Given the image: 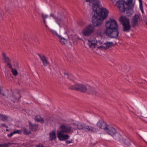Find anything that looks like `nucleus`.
Here are the masks:
<instances>
[{
  "mask_svg": "<svg viewBox=\"0 0 147 147\" xmlns=\"http://www.w3.org/2000/svg\"><path fill=\"white\" fill-rule=\"evenodd\" d=\"M98 7V3H93V10L96 13V15H94L92 18V24L95 26H98L101 25L102 23L103 20L107 17L109 13L108 10L103 7L100 8L98 12L97 9Z\"/></svg>",
  "mask_w": 147,
  "mask_h": 147,
  "instance_id": "f257e3e1",
  "label": "nucleus"
},
{
  "mask_svg": "<svg viewBox=\"0 0 147 147\" xmlns=\"http://www.w3.org/2000/svg\"><path fill=\"white\" fill-rule=\"evenodd\" d=\"M104 33L111 38H117L119 34L118 27L116 21L110 19L106 22Z\"/></svg>",
  "mask_w": 147,
  "mask_h": 147,
  "instance_id": "f03ea898",
  "label": "nucleus"
},
{
  "mask_svg": "<svg viewBox=\"0 0 147 147\" xmlns=\"http://www.w3.org/2000/svg\"><path fill=\"white\" fill-rule=\"evenodd\" d=\"M50 16L55 19V21L60 27H61L65 21V17L61 13H58L56 15L51 13Z\"/></svg>",
  "mask_w": 147,
  "mask_h": 147,
  "instance_id": "7ed1b4c3",
  "label": "nucleus"
},
{
  "mask_svg": "<svg viewBox=\"0 0 147 147\" xmlns=\"http://www.w3.org/2000/svg\"><path fill=\"white\" fill-rule=\"evenodd\" d=\"M133 0H123V1L127 5V8L125 10V14L127 16H130L133 13L132 8L134 7V3Z\"/></svg>",
  "mask_w": 147,
  "mask_h": 147,
  "instance_id": "20e7f679",
  "label": "nucleus"
},
{
  "mask_svg": "<svg viewBox=\"0 0 147 147\" xmlns=\"http://www.w3.org/2000/svg\"><path fill=\"white\" fill-rule=\"evenodd\" d=\"M87 84H77L70 86L69 88L72 90H74L82 93H86Z\"/></svg>",
  "mask_w": 147,
  "mask_h": 147,
  "instance_id": "39448f33",
  "label": "nucleus"
},
{
  "mask_svg": "<svg viewBox=\"0 0 147 147\" xmlns=\"http://www.w3.org/2000/svg\"><path fill=\"white\" fill-rule=\"evenodd\" d=\"M120 21L121 24L123 26V31L128 32L130 28L129 19L123 16L120 18Z\"/></svg>",
  "mask_w": 147,
  "mask_h": 147,
  "instance_id": "423d86ee",
  "label": "nucleus"
},
{
  "mask_svg": "<svg viewBox=\"0 0 147 147\" xmlns=\"http://www.w3.org/2000/svg\"><path fill=\"white\" fill-rule=\"evenodd\" d=\"M95 31V28L91 25H89L82 30V34L85 36H89Z\"/></svg>",
  "mask_w": 147,
  "mask_h": 147,
  "instance_id": "0eeeda50",
  "label": "nucleus"
},
{
  "mask_svg": "<svg viewBox=\"0 0 147 147\" xmlns=\"http://www.w3.org/2000/svg\"><path fill=\"white\" fill-rule=\"evenodd\" d=\"M59 131L63 133H72L73 132V128L68 125L63 124L60 126Z\"/></svg>",
  "mask_w": 147,
  "mask_h": 147,
  "instance_id": "6e6552de",
  "label": "nucleus"
},
{
  "mask_svg": "<svg viewBox=\"0 0 147 147\" xmlns=\"http://www.w3.org/2000/svg\"><path fill=\"white\" fill-rule=\"evenodd\" d=\"M116 5L118 7L120 11L121 12H124L125 11L127 7V5L123 1H117L116 3Z\"/></svg>",
  "mask_w": 147,
  "mask_h": 147,
  "instance_id": "1a4fd4ad",
  "label": "nucleus"
},
{
  "mask_svg": "<svg viewBox=\"0 0 147 147\" xmlns=\"http://www.w3.org/2000/svg\"><path fill=\"white\" fill-rule=\"evenodd\" d=\"M21 97L20 94L19 92H17L15 93H13L12 95L8 97V98L10 100L13 101V103L18 101Z\"/></svg>",
  "mask_w": 147,
  "mask_h": 147,
  "instance_id": "9d476101",
  "label": "nucleus"
},
{
  "mask_svg": "<svg viewBox=\"0 0 147 147\" xmlns=\"http://www.w3.org/2000/svg\"><path fill=\"white\" fill-rule=\"evenodd\" d=\"M140 20V15L135 14L132 18L131 23L133 27L136 26L138 25Z\"/></svg>",
  "mask_w": 147,
  "mask_h": 147,
  "instance_id": "9b49d317",
  "label": "nucleus"
},
{
  "mask_svg": "<svg viewBox=\"0 0 147 147\" xmlns=\"http://www.w3.org/2000/svg\"><path fill=\"white\" fill-rule=\"evenodd\" d=\"M105 131L108 134L113 136L116 132V129L112 126L108 125Z\"/></svg>",
  "mask_w": 147,
  "mask_h": 147,
  "instance_id": "f8f14e48",
  "label": "nucleus"
},
{
  "mask_svg": "<svg viewBox=\"0 0 147 147\" xmlns=\"http://www.w3.org/2000/svg\"><path fill=\"white\" fill-rule=\"evenodd\" d=\"M60 131H57V137L59 139L61 140H65L67 139L69 137L67 134H64Z\"/></svg>",
  "mask_w": 147,
  "mask_h": 147,
  "instance_id": "ddd939ff",
  "label": "nucleus"
},
{
  "mask_svg": "<svg viewBox=\"0 0 147 147\" xmlns=\"http://www.w3.org/2000/svg\"><path fill=\"white\" fill-rule=\"evenodd\" d=\"M89 94H94L96 95L97 92L95 90V88L88 84H87L86 89V92Z\"/></svg>",
  "mask_w": 147,
  "mask_h": 147,
  "instance_id": "4468645a",
  "label": "nucleus"
},
{
  "mask_svg": "<svg viewBox=\"0 0 147 147\" xmlns=\"http://www.w3.org/2000/svg\"><path fill=\"white\" fill-rule=\"evenodd\" d=\"M97 42V41L95 38L90 39L88 40V44L91 49H93L96 46Z\"/></svg>",
  "mask_w": 147,
  "mask_h": 147,
  "instance_id": "2eb2a0df",
  "label": "nucleus"
},
{
  "mask_svg": "<svg viewBox=\"0 0 147 147\" xmlns=\"http://www.w3.org/2000/svg\"><path fill=\"white\" fill-rule=\"evenodd\" d=\"M97 126L100 128L103 129L105 131L108 126L107 124L103 120L99 121L96 124Z\"/></svg>",
  "mask_w": 147,
  "mask_h": 147,
  "instance_id": "dca6fc26",
  "label": "nucleus"
},
{
  "mask_svg": "<svg viewBox=\"0 0 147 147\" xmlns=\"http://www.w3.org/2000/svg\"><path fill=\"white\" fill-rule=\"evenodd\" d=\"M40 60L42 61L43 65L45 66H46L49 63L46 57L43 55H40V54H38Z\"/></svg>",
  "mask_w": 147,
  "mask_h": 147,
  "instance_id": "f3484780",
  "label": "nucleus"
},
{
  "mask_svg": "<svg viewBox=\"0 0 147 147\" xmlns=\"http://www.w3.org/2000/svg\"><path fill=\"white\" fill-rule=\"evenodd\" d=\"M84 130L91 133H94L96 132V129L94 127L86 125Z\"/></svg>",
  "mask_w": 147,
  "mask_h": 147,
  "instance_id": "a211bd4d",
  "label": "nucleus"
},
{
  "mask_svg": "<svg viewBox=\"0 0 147 147\" xmlns=\"http://www.w3.org/2000/svg\"><path fill=\"white\" fill-rule=\"evenodd\" d=\"M113 138L117 140L122 141L123 138L122 136L119 133L116 132L113 136Z\"/></svg>",
  "mask_w": 147,
  "mask_h": 147,
  "instance_id": "6ab92c4d",
  "label": "nucleus"
},
{
  "mask_svg": "<svg viewBox=\"0 0 147 147\" xmlns=\"http://www.w3.org/2000/svg\"><path fill=\"white\" fill-rule=\"evenodd\" d=\"M29 127L30 129L32 131H36L38 127V125L36 124H32L30 122H29Z\"/></svg>",
  "mask_w": 147,
  "mask_h": 147,
  "instance_id": "aec40b11",
  "label": "nucleus"
},
{
  "mask_svg": "<svg viewBox=\"0 0 147 147\" xmlns=\"http://www.w3.org/2000/svg\"><path fill=\"white\" fill-rule=\"evenodd\" d=\"M49 139L51 141L55 140L57 138L55 131H52L50 132L49 133Z\"/></svg>",
  "mask_w": 147,
  "mask_h": 147,
  "instance_id": "412c9836",
  "label": "nucleus"
},
{
  "mask_svg": "<svg viewBox=\"0 0 147 147\" xmlns=\"http://www.w3.org/2000/svg\"><path fill=\"white\" fill-rule=\"evenodd\" d=\"M2 55L3 57V60L4 62L7 64L11 62V60L9 58L6 56L4 53H3Z\"/></svg>",
  "mask_w": 147,
  "mask_h": 147,
  "instance_id": "4be33fe9",
  "label": "nucleus"
},
{
  "mask_svg": "<svg viewBox=\"0 0 147 147\" xmlns=\"http://www.w3.org/2000/svg\"><path fill=\"white\" fill-rule=\"evenodd\" d=\"M75 125L77 127L75 129H82L84 130V128L85 127L86 125L84 124H76Z\"/></svg>",
  "mask_w": 147,
  "mask_h": 147,
  "instance_id": "5701e85b",
  "label": "nucleus"
},
{
  "mask_svg": "<svg viewBox=\"0 0 147 147\" xmlns=\"http://www.w3.org/2000/svg\"><path fill=\"white\" fill-rule=\"evenodd\" d=\"M34 119L35 121L40 122L41 123H43L44 122L42 118L41 117L39 116H35Z\"/></svg>",
  "mask_w": 147,
  "mask_h": 147,
  "instance_id": "b1692460",
  "label": "nucleus"
},
{
  "mask_svg": "<svg viewBox=\"0 0 147 147\" xmlns=\"http://www.w3.org/2000/svg\"><path fill=\"white\" fill-rule=\"evenodd\" d=\"M58 38L59 39L60 42L62 45H65L67 43V40L64 38L60 36V37Z\"/></svg>",
  "mask_w": 147,
  "mask_h": 147,
  "instance_id": "393cba45",
  "label": "nucleus"
},
{
  "mask_svg": "<svg viewBox=\"0 0 147 147\" xmlns=\"http://www.w3.org/2000/svg\"><path fill=\"white\" fill-rule=\"evenodd\" d=\"M41 16L45 26L47 28H49L48 26L46 24V22L45 20V19L48 17V16L47 15H44L42 13L41 14Z\"/></svg>",
  "mask_w": 147,
  "mask_h": 147,
  "instance_id": "a878e982",
  "label": "nucleus"
},
{
  "mask_svg": "<svg viewBox=\"0 0 147 147\" xmlns=\"http://www.w3.org/2000/svg\"><path fill=\"white\" fill-rule=\"evenodd\" d=\"M104 45L106 46L105 47L106 49H109L110 47H113L114 45L113 42H106L104 43Z\"/></svg>",
  "mask_w": 147,
  "mask_h": 147,
  "instance_id": "bb28decb",
  "label": "nucleus"
},
{
  "mask_svg": "<svg viewBox=\"0 0 147 147\" xmlns=\"http://www.w3.org/2000/svg\"><path fill=\"white\" fill-rule=\"evenodd\" d=\"M124 144L129 146L130 144L131 140L128 138H126L123 139L122 141Z\"/></svg>",
  "mask_w": 147,
  "mask_h": 147,
  "instance_id": "cd10ccee",
  "label": "nucleus"
},
{
  "mask_svg": "<svg viewBox=\"0 0 147 147\" xmlns=\"http://www.w3.org/2000/svg\"><path fill=\"white\" fill-rule=\"evenodd\" d=\"M63 74L64 75V77L67 79H69L70 80H73L71 76H69L68 74L66 72H64Z\"/></svg>",
  "mask_w": 147,
  "mask_h": 147,
  "instance_id": "c85d7f7f",
  "label": "nucleus"
},
{
  "mask_svg": "<svg viewBox=\"0 0 147 147\" xmlns=\"http://www.w3.org/2000/svg\"><path fill=\"white\" fill-rule=\"evenodd\" d=\"M0 118L1 120L5 121L8 119V117L6 115L0 114Z\"/></svg>",
  "mask_w": 147,
  "mask_h": 147,
  "instance_id": "c756f323",
  "label": "nucleus"
},
{
  "mask_svg": "<svg viewBox=\"0 0 147 147\" xmlns=\"http://www.w3.org/2000/svg\"><path fill=\"white\" fill-rule=\"evenodd\" d=\"M51 32L52 33L54 36H56L58 38L60 37V36L59 35L57 32L53 30H51Z\"/></svg>",
  "mask_w": 147,
  "mask_h": 147,
  "instance_id": "7c9ffc66",
  "label": "nucleus"
},
{
  "mask_svg": "<svg viewBox=\"0 0 147 147\" xmlns=\"http://www.w3.org/2000/svg\"><path fill=\"white\" fill-rule=\"evenodd\" d=\"M13 74L15 76H16L18 74V72L17 70L15 69H13L11 70Z\"/></svg>",
  "mask_w": 147,
  "mask_h": 147,
  "instance_id": "2f4dec72",
  "label": "nucleus"
},
{
  "mask_svg": "<svg viewBox=\"0 0 147 147\" xmlns=\"http://www.w3.org/2000/svg\"><path fill=\"white\" fill-rule=\"evenodd\" d=\"M9 144V143L0 144V147H8Z\"/></svg>",
  "mask_w": 147,
  "mask_h": 147,
  "instance_id": "473e14b6",
  "label": "nucleus"
},
{
  "mask_svg": "<svg viewBox=\"0 0 147 147\" xmlns=\"http://www.w3.org/2000/svg\"><path fill=\"white\" fill-rule=\"evenodd\" d=\"M23 131L24 134L26 135H28L31 133L30 131H28L26 129H24Z\"/></svg>",
  "mask_w": 147,
  "mask_h": 147,
  "instance_id": "72a5a7b5",
  "label": "nucleus"
},
{
  "mask_svg": "<svg viewBox=\"0 0 147 147\" xmlns=\"http://www.w3.org/2000/svg\"><path fill=\"white\" fill-rule=\"evenodd\" d=\"M21 131L20 130H15L13 131V133H14V134H17V133L19 134H21Z\"/></svg>",
  "mask_w": 147,
  "mask_h": 147,
  "instance_id": "f704fd0d",
  "label": "nucleus"
},
{
  "mask_svg": "<svg viewBox=\"0 0 147 147\" xmlns=\"http://www.w3.org/2000/svg\"><path fill=\"white\" fill-rule=\"evenodd\" d=\"M103 45H102L100 46H98V49H106V48L105 47L103 46Z\"/></svg>",
  "mask_w": 147,
  "mask_h": 147,
  "instance_id": "c9c22d12",
  "label": "nucleus"
},
{
  "mask_svg": "<svg viewBox=\"0 0 147 147\" xmlns=\"http://www.w3.org/2000/svg\"><path fill=\"white\" fill-rule=\"evenodd\" d=\"M87 2H89V5L90 3L94 2L96 0H85Z\"/></svg>",
  "mask_w": 147,
  "mask_h": 147,
  "instance_id": "e433bc0d",
  "label": "nucleus"
},
{
  "mask_svg": "<svg viewBox=\"0 0 147 147\" xmlns=\"http://www.w3.org/2000/svg\"><path fill=\"white\" fill-rule=\"evenodd\" d=\"M140 9L142 13H144V11L143 7V5L140 6Z\"/></svg>",
  "mask_w": 147,
  "mask_h": 147,
  "instance_id": "4c0bfd02",
  "label": "nucleus"
},
{
  "mask_svg": "<svg viewBox=\"0 0 147 147\" xmlns=\"http://www.w3.org/2000/svg\"><path fill=\"white\" fill-rule=\"evenodd\" d=\"M10 63H9L7 64V65L8 66V67L10 69H11V70L13 69V68L12 67L11 65L10 64Z\"/></svg>",
  "mask_w": 147,
  "mask_h": 147,
  "instance_id": "58836bf2",
  "label": "nucleus"
},
{
  "mask_svg": "<svg viewBox=\"0 0 147 147\" xmlns=\"http://www.w3.org/2000/svg\"><path fill=\"white\" fill-rule=\"evenodd\" d=\"M97 45H104V43H102V42H101L100 41H98V42L97 43Z\"/></svg>",
  "mask_w": 147,
  "mask_h": 147,
  "instance_id": "ea45409f",
  "label": "nucleus"
},
{
  "mask_svg": "<svg viewBox=\"0 0 147 147\" xmlns=\"http://www.w3.org/2000/svg\"><path fill=\"white\" fill-rule=\"evenodd\" d=\"M14 133H13V132H11L10 134H8L7 135V136L9 137H11L13 134Z\"/></svg>",
  "mask_w": 147,
  "mask_h": 147,
  "instance_id": "a19ab883",
  "label": "nucleus"
},
{
  "mask_svg": "<svg viewBox=\"0 0 147 147\" xmlns=\"http://www.w3.org/2000/svg\"><path fill=\"white\" fill-rule=\"evenodd\" d=\"M37 147H43V145L41 144H39L37 145Z\"/></svg>",
  "mask_w": 147,
  "mask_h": 147,
  "instance_id": "79ce46f5",
  "label": "nucleus"
},
{
  "mask_svg": "<svg viewBox=\"0 0 147 147\" xmlns=\"http://www.w3.org/2000/svg\"><path fill=\"white\" fill-rule=\"evenodd\" d=\"M139 3H140V6L141 5H142L143 4H142V0H139Z\"/></svg>",
  "mask_w": 147,
  "mask_h": 147,
  "instance_id": "37998d69",
  "label": "nucleus"
},
{
  "mask_svg": "<svg viewBox=\"0 0 147 147\" xmlns=\"http://www.w3.org/2000/svg\"><path fill=\"white\" fill-rule=\"evenodd\" d=\"M72 142L71 141H66V143L67 144H69V143H71Z\"/></svg>",
  "mask_w": 147,
  "mask_h": 147,
  "instance_id": "c03bdc74",
  "label": "nucleus"
},
{
  "mask_svg": "<svg viewBox=\"0 0 147 147\" xmlns=\"http://www.w3.org/2000/svg\"><path fill=\"white\" fill-rule=\"evenodd\" d=\"M2 15L0 13V21L2 20Z\"/></svg>",
  "mask_w": 147,
  "mask_h": 147,
  "instance_id": "a18cd8bd",
  "label": "nucleus"
},
{
  "mask_svg": "<svg viewBox=\"0 0 147 147\" xmlns=\"http://www.w3.org/2000/svg\"><path fill=\"white\" fill-rule=\"evenodd\" d=\"M1 125L5 127L6 125L5 124L2 123L1 124Z\"/></svg>",
  "mask_w": 147,
  "mask_h": 147,
  "instance_id": "49530a36",
  "label": "nucleus"
},
{
  "mask_svg": "<svg viewBox=\"0 0 147 147\" xmlns=\"http://www.w3.org/2000/svg\"><path fill=\"white\" fill-rule=\"evenodd\" d=\"M5 127H6V128H7L8 127V126H7V125H5Z\"/></svg>",
  "mask_w": 147,
  "mask_h": 147,
  "instance_id": "de8ad7c7",
  "label": "nucleus"
},
{
  "mask_svg": "<svg viewBox=\"0 0 147 147\" xmlns=\"http://www.w3.org/2000/svg\"><path fill=\"white\" fill-rule=\"evenodd\" d=\"M6 130L7 131H9V130L8 129H6Z\"/></svg>",
  "mask_w": 147,
  "mask_h": 147,
  "instance_id": "09e8293b",
  "label": "nucleus"
},
{
  "mask_svg": "<svg viewBox=\"0 0 147 147\" xmlns=\"http://www.w3.org/2000/svg\"><path fill=\"white\" fill-rule=\"evenodd\" d=\"M146 24L147 25V22H146Z\"/></svg>",
  "mask_w": 147,
  "mask_h": 147,
  "instance_id": "8fccbe9b",
  "label": "nucleus"
},
{
  "mask_svg": "<svg viewBox=\"0 0 147 147\" xmlns=\"http://www.w3.org/2000/svg\"><path fill=\"white\" fill-rule=\"evenodd\" d=\"M147 118V119H146V121L147 122V117H146Z\"/></svg>",
  "mask_w": 147,
  "mask_h": 147,
  "instance_id": "3c124183",
  "label": "nucleus"
}]
</instances>
